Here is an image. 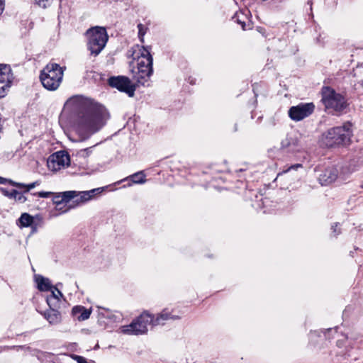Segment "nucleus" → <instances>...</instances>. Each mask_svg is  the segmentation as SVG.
Here are the masks:
<instances>
[{
  "instance_id": "33",
  "label": "nucleus",
  "mask_w": 363,
  "mask_h": 363,
  "mask_svg": "<svg viewBox=\"0 0 363 363\" xmlns=\"http://www.w3.org/2000/svg\"><path fill=\"white\" fill-rule=\"evenodd\" d=\"M11 182H13V181L10 179H6V178L0 177V184H9L11 185Z\"/></svg>"
},
{
  "instance_id": "12",
  "label": "nucleus",
  "mask_w": 363,
  "mask_h": 363,
  "mask_svg": "<svg viewBox=\"0 0 363 363\" xmlns=\"http://www.w3.org/2000/svg\"><path fill=\"white\" fill-rule=\"evenodd\" d=\"M280 149L284 152L294 154L302 151L303 148L297 135L291 133L281 140Z\"/></svg>"
},
{
  "instance_id": "19",
  "label": "nucleus",
  "mask_w": 363,
  "mask_h": 363,
  "mask_svg": "<svg viewBox=\"0 0 363 363\" xmlns=\"http://www.w3.org/2000/svg\"><path fill=\"white\" fill-rule=\"evenodd\" d=\"M98 315L101 318L109 319L111 321L117 322L121 319V315L116 314L108 308L99 307Z\"/></svg>"
},
{
  "instance_id": "7",
  "label": "nucleus",
  "mask_w": 363,
  "mask_h": 363,
  "mask_svg": "<svg viewBox=\"0 0 363 363\" xmlns=\"http://www.w3.org/2000/svg\"><path fill=\"white\" fill-rule=\"evenodd\" d=\"M86 35L88 50L91 55L97 56L104 50L108 40L106 30L103 27L96 26L88 29Z\"/></svg>"
},
{
  "instance_id": "36",
  "label": "nucleus",
  "mask_w": 363,
  "mask_h": 363,
  "mask_svg": "<svg viewBox=\"0 0 363 363\" xmlns=\"http://www.w3.org/2000/svg\"><path fill=\"white\" fill-rule=\"evenodd\" d=\"M50 291H51V294H50V296H55V297H59V298H60V297H61V296H60L57 293V294H55V291H55V289H51V290H50Z\"/></svg>"
},
{
  "instance_id": "25",
  "label": "nucleus",
  "mask_w": 363,
  "mask_h": 363,
  "mask_svg": "<svg viewBox=\"0 0 363 363\" xmlns=\"http://www.w3.org/2000/svg\"><path fill=\"white\" fill-rule=\"evenodd\" d=\"M94 146H91L85 149H82L77 152V156L79 157L86 158L88 157L93 151Z\"/></svg>"
},
{
  "instance_id": "34",
  "label": "nucleus",
  "mask_w": 363,
  "mask_h": 363,
  "mask_svg": "<svg viewBox=\"0 0 363 363\" xmlns=\"http://www.w3.org/2000/svg\"><path fill=\"white\" fill-rule=\"evenodd\" d=\"M62 286V283H58V284H57V285L55 286H52V289H55L61 297H62L63 295H62V292L58 289V287H61Z\"/></svg>"
},
{
  "instance_id": "32",
  "label": "nucleus",
  "mask_w": 363,
  "mask_h": 363,
  "mask_svg": "<svg viewBox=\"0 0 363 363\" xmlns=\"http://www.w3.org/2000/svg\"><path fill=\"white\" fill-rule=\"evenodd\" d=\"M301 167H302L301 164H293V165L290 166L289 167H288L286 170H283V172L286 173L291 169L296 170L298 168H301Z\"/></svg>"
},
{
  "instance_id": "5",
  "label": "nucleus",
  "mask_w": 363,
  "mask_h": 363,
  "mask_svg": "<svg viewBox=\"0 0 363 363\" xmlns=\"http://www.w3.org/2000/svg\"><path fill=\"white\" fill-rule=\"evenodd\" d=\"M103 191L101 188H96L89 191H67L62 193L54 194L52 196V201L57 206L62 203L69 202L74 200L77 204L84 203L92 199L96 193H101Z\"/></svg>"
},
{
  "instance_id": "1",
  "label": "nucleus",
  "mask_w": 363,
  "mask_h": 363,
  "mask_svg": "<svg viewBox=\"0 0 363 363\" xmlns=\"http://www.w3.org/2000/svg\"><path fill=\"white\" fill-rule=\"evenodd\" d=\"M73 102L77 133L86 140L105 125L108 113L104 106L91 99H75Z\"/></svg>"
},
{
  "instance_id": "38",
  "label": "nucleus",
  "mask_w": 363,
  "mask_h": 363,
  "mask_svg": "<svg viewBox=\"0 0 363 363\" xmlns=\"http://www.w3.org/2000/svg\"><path fill=\"white\" fill-rule=\"evenodd\" d=\"M237 130V124L235 125V131Z\"/></svg>"
},
{
  "instance_id": "10",
  "label": "nucleus",
  "mask_w": 363,
  "mask_h": 363,
  "mask_svg": "<svg viewBox=\"0 0 363 363\" xmlns=\"http://www.w3.org/2000/svg\"><path fill=\"white\" fill-rule=\"evenodd\" d=\"M314 109L313 103H301L289 108V116L293 121H299L311 115Z\"/></svg>"
},
{
  "instance_id": "28",
  "label": "nucleus",
  "mask_w": 363,
  "mask_h": 363,
  "mask_svg": "<svg viewBox=\"0 0 363 363\" xmlns=\"http://www.w3.org/2000/svg\"><path fill=\"white\" fill-rule=\"evenodd\" d=\"M40 7L47 8L51 4L52 0H34Z\"/></svg>"
},
{
  "instance_id": "23",
  "label": "nucleus",
  "mask_w": 363,
  "mask_h": 363,
  "mask_svg": "<svg viewBox=\"0 0 363 363\" xmlns=\"http://www.w3.org/2000/svg\"><path fill=\"white\" fill-rule=\"evenodd\" d=\"M60 299L59 297H55L53 296H49L46 299V302L49 306L50 309H57L60 305Z\"/></svg>"
},
{
  "instance_id": "3",
  "label": "nucleus",
  "mask_w": 363,
  "mask_h": 363,
  "mask_svg": "<svg viewBox=\"0 0 363 363\" xmlns=\"http://www.w3.org/2000/svg\"><path fill=\"white\" fill-rule=\"evenodd\" d=\"M353 135L352 123L347 121L342 125L328 129L322 135V143L328 147L350 144Z\"/></svg>"
},
{
  "instance_id": "21",
  "label": "nucleus",
  "mask_w": 363,
  "mask_h": 363,
  "mask_svg": "<svg viewBox=\"0 0 363 363\" xmlns=\"http://www.w3.org/2000/svg\"><path fill=\"white\" fill-rule=\"evenodd\" d=\"M34 222V218L28 213H23L20 218L18 219L16 224L20 228H27L32 226Z\"/></svg>"
},
{
  "instance_id": "16",
  "label": "nucleus",
  "mask_w": 363,
  "mask_h": 363,
  "mask_svg": "<svg viewBox=\"0 0 363 363\" xmlns=\"http://www.w3.org/2000/svg\"><path fill=\"white\" fill-rule=\"evenodd\" d=\"M42 315L51 325H57L61 322V313L56 308L47 310Z\"/></svg>"
},
{
  "instance_id": "15",
  "label": "nucleus",
  "mask_w": 363,
  "mask_h": 363,
  "mask_svg": "<svg viewBox=\"0 0 363 363\" xmlns=\"http://www.w3.org/2000/svg\"><path fill=\"white\" fill-rule=\"evenodd\" d=\"M153 69H139L134 72L133 79L136 81V84L143 86H149V80L152 74Z\"/></svg>"
},
{
  "instance_id": "8",
  "label": "nucleus",
  "mask_w": 363,
  "mask_h": 363,
  "mask_svg": "<svg viewBox=\"0 0 363 363\" xmlns=\"http://www.w3.org/2000/svg\"><path fill=\"white\" fill-rule=\"evenodd\" d=\"M48 167L53 172L65 168L70 164V157L67 152L61 150L52 154L47 161Z\"/></svg>"
},
{
  "instance_id": "11",
  "label": "nucleus",
  "mask_w": 363,
  "mask_h": 363,
  "mask_svg": "<svg viewBox=\"0 0 363 363\" xmlns=\"http://www.w3.org/2000/svg\"><path fill=\"white\" fill-rule=\"evenodd\" d=\"M13 79L11 68L9 65H0V98L4 97Z\"/></svg>"
},
{
  "instance_id": "2",
  "label": "nucleus",
  "mask_w": 363,
  "mask_h": 363,
  "mask_svg": "<svg viewBox=\"0 0 363 363\" xmlns=\"http://www.w3.org/2000/svg\"><path fill=\"white\" fill-rule=\"evenodd\" d=\"M178 318V316L172 315L167 310L162 311L156 317L148 313H143L130 325L123 326L122 332L128 335H142L147 332V326L150 324L152 325H164L167 320Z\"/></svg>"
},
{
  "instance_id": "39",
  "label": "nucleus",
  "mask_w": 363,
  "mask_h": 363,
  "mask_svg": "<svg viewBox=\"0 0 363 363\" xmlns=\"http://www.w3.org/2000/svg\"><path fill=\"white\" fill-rule=\"evenodd\" d=\"M362 187L363 188V182H362Z\"/></svg>"
},
{
  "instance_id": "26",
  "label": "nucleus",
  "mask_w": 363,
  "mask_h": 363,
  "mask_svg": "<svg viewBox=\"0 0 363 363\" xmlns=\"http://www.w3.org/2000/svg\"><path fill=\"white\" fill-rule=\"evenodd\" d=\"M0 192L9 199H13L15 197L16 189L9 190L6 188L0 187Z\"/></svg>"
},
{
  "instance_id": "6",
  "label": "nucleus",
  "mask_w": 363,
  "mask_h": 363,
  "mask_svg": "<svg viewBox=\"0 0 363 363\" xmlns=\"http://www.w3.org/2000/svg\"><path fill=\"white\" fill-rule=\"evenodd\" d=\"M63 68L57 63H49L42 70L40 79L48 90L55 91L60 85L63 77Z\"/></svg>"
},
{
  "instance_id": "13",
  "label": "nucleus",
  "mask_w": 363,
  "mask_h": 363,
  "mask_svg": "<svg viewBox=\"0 0 363 363\" xmlns=\"http://www.w3.org/2000/svg\"><path fill=\"white\" fill-rule=\"evenodd\" d=\"M338 170L335 167H328L318 174V179L322 186H327L336 180Z\"/></svg>"
},
{
  "instance_id": "30",
  "label": "nucleus",
  "mask_w": 363,
  "mask_h": 363,
  "mask_svg": "<svg viewBox=\"0 0 363 363\" xmlns=\"http://www.w3.org/2000/svg\"><path fill=\"white\" fill-rule=\"evenodd\" d=\"M53 193L51 191H39L33 194L34 196H38V197L40 198H48Z\"/></svg>"
},
{
  "instance_id": "22",
  "label": "nucleus",
  "mask_w": 363,
  "mask_h": 363,
  "mask_svg": "<svg viewBox=\"0 0 363 363\" xmlns=\"http://www.w3.org/2000/svg\"><path fill=\"white\" fill-rule=\"evenodd\" d=\"M40 181H35L28 184H26L23 183L16 182H11V185L17 188H23L24 192H29L30 189L35 188V186L40 185Z\"/></svg>"
},
{
  "instance_id": "31",
  "label": "nucleus",
  "mask_w": 363,
  "mask_h": 363,
  "mask_svg": "<svg viewBox=\"0 0 363 363\" xmlns=\"http://www.w3.org/2000/svg\"><path fill=\"white\" fill-rule=\"evenodd\" d=\"M72 357L74 360H75L77 363H88L86 358L82 356H79L77 354H72Z\"/></svg>"
},
{
  "instance_id": "9",
  "label": "nucleus",
  "mask_w": 363,
  "mask_h": 363,
  "mask_svg": "<svg viewBox=\"0 0 363 363\" xmlns=\"http://www.w3.org/2000/svg\"><path fill=\"white\" fill-rule=\"evenodd\" d=\"M108 84L110 86L127 94L130 97H133L135 94L136 86L127 77H111L108 79Z\"/></svg>"
},
{
  "instance_id": "24",
  "label": "nucleus",
  "mask_w": 363,
  "mask_h": 363,
  "mask_svg": "<svg viewBox=\"0 0 363 363\" xmlns=\"http://www.w3.org/2000/svg\"><path fill=\"white\" fill-rule=\"evenodd\" d=\"M26 192H19L16 190V193L14 194L15 197H13V200L18 203H24L28 199L27 197L24 195Z\"/></svg>"
},
{
  "instance_id": "4",
  "label": "nucleus",
  "mask_w": 363,
  "mask_h": 363,
  "mask_svg": "<svg viewBox=\"0 0 363 363\" xmlns=\"http://www.w3.org/2000/svg\"><path fill=\"white\" fill-rule=\"evenodd\" d=\"M321 94L322 101L328 113L340 116L347 112L349 103L345 95L330 86H323Z\"/></svg>"
},
{
  "instance_id": "18",
  "label": "nucleus",
  "mask_w": 363,
  "mask_h": 363,
  "mask_svg": "<svg viewBox=\"0 0 363 363\" xmlns=\"http://www.w3.org/2000/svg\"><path fill=\"white\" fill-rule=\"evenodd\" d=\"M72 315L79 320H85L90 316L91 312L81 306H74L72 311Z\"/></svg>"
},
{
  "instance_id": "14",
  "label": "nucleus",
  "mask_w": 363,
  "mask_h": 363,
  "mask_svg": "<svg viewBox=\"0 0 363 363\" xmlns=\"http://www.w3.org/2000/svg\"><path fill=\"white\" fill-rule=\"evenodd\" d=\"M153 59L147 48L143 47L140 50V57L138 59V68L139 69H152Z\"/></svg>"
},
{
  "instance_id": "35",
  "label": "nucleus",
  "mask_w": 363,
  "mask_h": 363,
  "mask_svg": "<svg viewBox=\"0 0 363 363\" xmlns=\"http://www.w3.org/2000/svg\"><path fill=\"white\" fill-rule=\"evenodd\" d=\"M4 0H0V14H1L4 10Z\"/></svg>"
},
{
  "instance_id": "37",
  "label": "nucleus",
  "mask_w": 363,
  "mask_h": 363,
  "mask_svg": "<svg viewBox=\"0 0 363 363\" xmlns=\"http://www.w3.org/2000/svg\"><path fill=\"white\" fill-rule=\"evenodd\" d=\"M337 224H336L335 227H334V226H333V232H334V233H336V230H337V228H337Z\"/></svg>"
},
{
  "instance_id": "20",
  "label": "nucleus",
  "mask_w": 363,
  "mask_h": 363,
  "mask_svg": "<svg viewBox=\"0 0 363 363\" xmlns=\"http://www.w3.org/2000/svg\"><path fill=\"white\" fill-rule=\"evenodd\" d=\"M146 175L145 174L143 171H140L136 173H134L122 181H128L130 180L131 183L128 184V186H131L132 184H142L145 183Z\"/></svg>"
},
{
  "instance_id": "27",
  "label": "nucleus",
  "mask_w": 363,
  "mask_h": 363,
  "mask_svg": "<svg viewBox=\"0 0 363 363\" xmlns=\"http://www.w3.org/2000/svg\"><path fill=\"white\" fill-rule=\"evenodd\" d=\"M138 37L140 39V41L143 42L144 41L143 38L146 33V28L145 27L144 25L139 23L138 25Z\"/></svg>"
},
{
  "instance_id": "17",
  "label": "nucleus",
  "mask_w": 363,
  "mask_h": 363,
  "mask_svg": "<svg viewBox=\"0 0 363 363\" xmlns=\"http://www.w3.org/2000/svg\"><path fill=\"white\" fill-rule=\"evenodd\" d=\"M35 281L39 291H48L52 289V286L49 279L45 278L41 275H35Z\"/></svg>"
},
{
  "instance_id": "29",
  "label": "nucleus",
  "mask_w": 363,
  "mask_h": 363,
  "mask_svg": "<svg viewBox=\"0 0 363 363\" xmlns=\"http://www.w3.org/2000/svg\"><path fill=\"white\" fill-rule=\"evenodd\" d=\"M233 19L238 23L240 24L243 30H245V22L241 19L240 13H235V15L233 17Z\"/></svg>"
}]
</instances>
